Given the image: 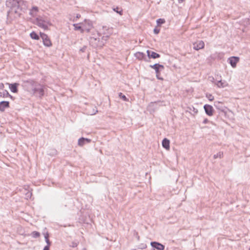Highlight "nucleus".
I'll use <instances>...</instances> for the list:
<instances>
[{
	"label": "nucleus",
	"mask_w": 250,
	"mask_h": 250,
	"mask_svg": "<svg viewBox=\"0 0 250 250\" xmlns=\"http://www.w3.org/2000/svg\"><path fill=\"white\" fill-rule=\"evenodd\" d=\"M223 153L222 152H219L216 154L213 155L214 159H217L218 158H221L223 157Z\"/></svg>",
	"instance_id": "5701e85b"
},
{
	"label": "nucleus",
	"mask_w": 250,
	"mask_h": 250,
	"mask_svg": "<svg viewBox=\"0 0 250 250\" xmlns=\"http://www.w3.org/2000/svg\"><path fill=\"white\" fill-rule=\"evenodd\" d=\"M9 107V102L8 101H2L0 102V111L3 112L5 109Z\"/></svg>",
	"instance_id": "9b49d317"
},
{
	"label": "nucleus",
	"mask_w": 250,
	"mask_h": 250,
	"mask_svg": "<svg viewBox=\"0 0 250 250\" xmlns=\"http://www.w3.org/2000/svg\"><path fill=\"white\" fill-rule=\"evenodd\" d=\"M49 247L50 246H46L45 247H44L43 250H49Z\"/></svg>",
	"instance_id": "72a5a7b5"
},
{
	"label": "nucleus",
	"mask_w": 250,
	"mask_h": 250,
	"mask_svg": "<svg viewBox=\"0 0 250 250\" xmlns=\"http://www.w3.org/2000/svg\"><path fill=\"white\" fill-rule=\"evenodd\" d=\"M32 93L35 94L39 97L41 98L44 95V90L43 86L38 83L36 86L35 87Z\"/></svg>",
	"instance_id": "7ed1b4c3"
},
{
	"label": "nucleus",
	"mask_w": 250,
	"mask_h": 250,
	"mask_svg": "<svg viewBox=\"0 0 250 250\" xmlns=\"http://www.w3.org/2000/svg\"><path fill=\"white\" fill-rule=\"evenodd\" d=\"M204 42L202 41H200L193 44V48L195 50H198L204 47Z\"/></svg>",
	"instance_id": "1a4fd4ad"
},
{
	"label": "nucleus",
	"mask_w": 250,
	"mask_h": 250,
	"mask_svg": "<svg viewBox=\"0 0 250 250\" xmlns=\"http://www.w3.org/2000/svg\"><path fill=\"white\" fill-rule=\"evenodd\" d=\"M150 66L155 69V72H156V77L159 80H163V79L161 77H160V74H159V70L160 69H164V67L163 65H161V64H159L158 63H156V64H154L152 65H150Z\"/></svg>",
	"instance_id": "20e7f679"
},
{
	"label": "nucleus",
	"mask_w": 250,
	"mask_h": 250,
	"mask_svg": "<svg viewBox=\"0 0 250 250\" xmlns=\"http://www.w3.org/2000/svg\"><path fill=\"white\" fill-rule=\"evenodd\" d=\"M19 85L17 83L9 84V88L10 90L13 93H17L18 92L17 86Z\"/></svg>",
	"instance_id": "a211bd4d"
},
{
	"label": "nucleus",
	"mask_w": 250,
	"mask_h": 250,
	"mask_svg": "<svg viewBox=\"0 0 250 250\" xmlns=\"http://www.w3.org/2000/svg\"><path fill=\"white\" fill-rule=\"evenodd\" d=\"M80 16H80V15H79V14H77V16H76V18H79L80 17Z\"/></svg>",
	"instance_id": "c9c22d12"
},
{
	"label": "nucleus",
	"mask_w": 250,
	"mask_h": 250,
	"mask_svg": "<svg viewBox=\"0 0 250 250\" xmlns=\"http://www.w3.org/2000/svg\"><path fill=\"white\" fill-rule=\"evenodd\" d=\"M37 83H38L34 80H29L24 81L23 85L27 91L32 93Z\"/></svg>",
	"instance_id": "f03ea898"
},
{
	"label": "nucleus",
	"mask_w": 250,
	"mask_h": 250,
	"mask_svg": "<svg viewBox=\"0 0 250 250\" xmlns=\"http://www.w3.org/2000/svg\"><path fill=\"white\" fill-rule=\"evenodd\" d=\"M249 250H250V249H249Z\"/></svg>",
	"instance_id": "79ce46f5"
},
{
	"label": "nucleus",
	"mask_w": 250,
	"mask_h": 250,
	"mask_svg": "<svg viewBox=\"0 0 250 250\" xmlns=\"http://www.w3.org/2000/svg\"><path fill=\"white\" fill-rule=\"evenodd\" d=\"M48 238H49L48 233H46L44 234V238H45V242L47 243L48 246H50L51 242H50Z\"/></svg>",
	"instance_id": "412c9836"
},
{
	"label": "nucleus",
	"mask_w": 250,
	"mask_h": 250,
	"mask_svg": "<svg viewBox=\"0 0 250 250\" xmlns=\"http://www.w3.org/2000/svg\"><path fill=\"white\" fill-rule=\"evenodd\" d=\"M153 31H154V33L155 34H158L160 32V29L155 28L154 29Z\"/></svg>",
	"instance_id": "7c9ffc66"
},
{
	"label": "nucleus",
	"mask_w": 250,
	"mask_h": 250,
	"mask_svg": "<svg viewBox=\"0 0 250 250\" xmlns=\"http://www.w3.org/2000/svg\"><path fill=\"white\" fill-rule=\"evenodd\" d=\"M228 61L231 66L233 68H235L236 66L237 63L239 61V58L238 57H231L229 58Z\"/></svg>",
	"instance_id": "39448f33"
},
{
	"label": "nucleus",
	"mask_w": 250,
	"mask_h": 250,
	"mask_svg": "<svg viewBox=\"0 0 250 250\" xmlns=\"http://www.w3.org/2000/svg\"><path fill=\"white\" fill-rule=\"evenodd\" d=\"M135 56L139 60H142L145 57V54L142 52H138L135 54Z\"/></svg>",
	"instance_id": "6ab92c4d"
},
{
	"label": "nucleus",
	"mask_w": 250,
	"mask_h": 250,
	"mask_svg": "<svg viewBox=\"0 0 250 250\" xmlns=\"http://www.w3.org/2000/svg\"><path fill=\"white\" fill-rule=\"evenodd\" d=\"M206 97L210 101H212L214 99V97L210 94H207Z\"/></svg>",
	"instance_id": "cd10ccee"
},
{
	"label": "nucleus",
	"mask_w": 250,
	"mask_h": 250,
	"mask_svg": "<svg viewBox=\"0 0 250 250\" xmlns=\"http://www.w3.org/2000/svg\"><path fill=\"white\" fill-rule=\"evenodd\" d=\"M169 143H170V142H169V140L167 139V138H165L162 141V146L167 150H169Z\"/></svg>",
	"instance_id": "f3484780"
},
{
	"label": "nucleus",
	"mask_w": 250,
	"mask_h": 250,
	"mask_svg": "<svg viewBox=\"0 0 250 250\" xmlns=\"http://www.w3.org/2000/svg\"><path fill=\"white\" fill-rule=\"evenodd\" d=\"M151 245L152 247L158 250H164L165 249V246L163 245L156 242H151Z\"/></svg>",
	"instance_id": "9d476101"
},
{
	"label": "nucleus",
	"mask_w": 250,
	"mask_h": 250,
	"mask_svg": "<svg viewBox=\"0 0 250 250\" xmlns=\"http://www.w3.org/2000/svg\"><path fill=\"white\" fill-rule=\"evenodd\" d=\"M35 24L39 27L42 28L44 30L48 29V25H51V23L50 21L45 16H39L35 19Z\"/></svg>",
	"instance_id": "f257e3e1"
},
{
	"label": "nucleus",
	"mask_w": 250,
	"mask_h": 250,
	"mask_svg": "<svg viewBox=\"0 0 250 250\" xmlns=\"http://www.w3.org/2000/svg\"><path fill=\"white\" fill-rule=\"evenodd\" d=\"M147 55L149 58H152L153 59H156L160 57V55L154 52H151L149 50L146 51Z\"/></svg>",
	"instance_id": "2eb2a0df"
},
{
	"label": "nucleus",
	"mask_w": 250,
	"mask_h": 250,
	"mask_svg": "<svg viewBox=\"0 0 250 250\" xmlns=\"http://www.w3.org/2000/svg\"><path fill=\"white\" fill-rule=\"evenodd\" d=\"M39 10V8L37 6H34L30 9L29 15L33 17H35L37 15Z\"/></svg>",
	"instance_id": "f8f14e48"
},
{
	"label": "nucleus",
	"mask_w": 250,
	"mask_h": 250,
	"mask_svg": "<svg viewBox=\"0 0 250 250\" xmlns=\"http://www.w3.org/2000/svg\"><path fill=\"white\" fill-rule=\"evenodd\" d=\"M209 121L208 120V119H205L203 122V123L204 124H207L208 123H209Z\"/></svg>",
	"instance_id": "2f4dec72"
},
{
	"label": "nucleus",
	"mask_w": 250,
	"mask_h": 250,
	"mask_svg": "<svg viewBox=\"0 0 250 250\" xmlns=\"http://www.w3.org/2000/svg\"><path fill=\"white\" fill-rule=\"evenodd\" d=\"M86 48V46H83V48H82L81 49H80V51L83 52L85 51V49Z\"/></svg>",
	"instance_id": "473e14b6"
},
{
	"label": "nucleus",
	"mask_w": 250,
	"mask_h": 250,
	"mask_svg": "<svg viewBox=\"0 0 250 250\" xmlns=\"http://www.w3.org/2000/svg\"><path fill=\"white\" fill-rule=\"evenodd\" d=\"M116 11L117 12V13H120V14H121L120 12H119L118 11H117V10H116Z\"/></svg>",
	"instance_id": "58836bf2"
},
{
	"label": "nucleus",
	"mask_w": 250,
	"mask_h": 250,
	"mask_svg": "<svg viewBox=\"0 0 250 250\" xmlns=\"http://www.w3.org/2000/svg\"><path fill=\"white\" fill-rule=\"evenodd\" d=\"M0 96L2 97L3 98L10 97V98H12V96H11L8 92L7 90H4L2 93H0Z\"/></svg>",
	"instance_id": "aec40b11"
},
{
	"label": "nucleus",
	"mask_w": 250,
	"mask_h": 250,
	"mask_svg": "<svg viewBox=\"0 0 250 250\" xmlns=\"http://www.w3.org/2000/svg\"><path fill=\"white\" fill-rule=\"evenodd\" d=\"M30 35L31 38L33 39L38 40L39 39L38 35L34 32L31 33Z\"/></svg>",
	"instance_id": "4be33fe9"
},
{
	"label": "nucleus",
	"mask_w": 250,
	"mask_h": 250,
	"mask_svg": "<svg viewBox=\"0 0 250 250\" xmlns=\"http://www.w3.org/2000/svg\"><path fill=\"white\" fill-rule=\"evenodd\" d=\"M220 104V102H217V104H216V103L214 105L216 107V108H220L218 106V105H217V104Z\"/></svg>",
	"instance_id": "f704fd0d"
},
{
	"label": "nucleus",
	"mask_w": 250,
	"mask_h": 250,
	"mask_svg": "<svg viewBox=\"0 0 250 250\" xmlns=\"http://www.w3.org/2000/svg\"><path fill=\"white\" fill-rule=\"evenodd\" d=\"M73 26L74 27L75 30H81V32L82 33V28L81 26H79L78 24H74Z\"/></svg>",
	"instance_id": "393cba45"
},
{
	"label": "nucleus",
	"mask_w": 250,
	"mask_h": 250,
	"mask_svg": "<svg viewBox=\"0 0 250 250\" xmlns=\"http://www.w3.org/2000/svg\"><path fill=\"white\" fill-rule=\"evenodd\" d=\"M4 85L3 83H1V87H3Z\"/></svg>",
	"instance_id": "e433bc0d"
},
{
	"label": "nucleus",
	"mask_w": 250,
	"mask_h": 250,
	"mask_svg": "<svg viewBox=\"0 0 250 250\" xmlns=\"http://www.w3.org/2000/svg\"><path fill=\"white\" fill-rule=\"evenodd\" d=\"M92 28L93 26L92 23L90 22H88L82 29V33L84 32V31L89 32Z\"/></svg>",
	"instance_id": "4468645a"
},
{
	"label": "nucleus",
	"mask_w": 250,
	"mask_h": 250,
	"mask_svg": "<svg viewBox=\"0 0 250 250\" xmlns=\"http://www.w3.org/2000/svg\"><path fill=\"white\" fill-rule=\"evenodd\" d=\"M78 245V242H72L70 245L71 247L75 248Z\"/></svg>",
	"instance_id": "c756f323"
},
{
	"label": "nucleus",
	"mask_w": 250,
	"mask_h": 250,
	"mask_svg": "<svg viewBox=\"0 0 250 250\" xmlns=\"http://www.w3.org/2000/svg\"><path fill=\"white\" fill-rule=\"evenodd\" d=\"M215 84L219 88H224L228 85V83L226 81H222L221 80L218 81Z\"/></svg>",
	"instance_id": "dca6fc26"
},
{
	"label": "nucleus",
	"mask_w": 250,
	"mask_h": 250,
	"mask_svg": "<svg viewBox=\"0 0 250 250\" xmlns=\"http://www.w3.org/2000/svg\"><path fill=\"white\" fill-rule=\"evenodd\" d=\"M98 112V110L96 109H93L92 111H88V114L89 115H92L95 114Z\"/></svg>",
	"instance_id": "c85d7f7f"
},
{
	"label": "nucleus",
	"mask_w": 250,
	"mask_h": 250,
	"mask_svg": "<svg viewBox=\"0 0 250 250\" xmlns=\"http://www.w3.org/2000/svg\"><path fill=\"white\" fill-rule=\"evenodd\" d=\"M41 37L43 40V44L45 46L49 47L52 45V43L46 35L43 34L41 35Z\"/></svg>",
	"instance_id": "0eeeda50"
},
{
	"label": "nucleus",
	"mask_w": 250,
	"mask_h": 250,
	"mask_svg": "<svg viewBox=\"0 0 250 250\" xmlns=\"http://www.w3.org/2000/svg\"><path fill=\"white\" fill-rule=\"evenodd\" d=\"M165 22V20L163 19H159L157 20L158 25H161Z\"/></svg>",
	"instance_id": "a878e982"
},
{
	"label": "nucleus",
	"mask_w": 250,
	"mask_h": 250,
	"mask_svg": "<svg viewBox=\"0 0 250 250\" xmlns=\"http://www.w3.org/2000/svg\"><path fill=\"white\" fill-rule=\"evenodd\" d=\"M31 235L33 237L37 238L40 236V233L38 231H34L32 232Z\"/></svg>",
	"instance_id": "b1692460"
},
{
	"label": "nucleus",
	"mask_w": 250,
	"mask_h": 250,
	"mask_svg": "<svg viewBox=\"0 0 250 250\" xmlns=\"http://www.w3.org/2000/svg\"><path fill=\"white\" fill-rule=\"evenodd\" d=\"M6 5L7 7L13 8L18 6L19 2L17 0H7L6 2Z\"/></svg>",
	"instance_id": "423d86ee"
},
{
	"label": "nucleus",
	"mask_w": 250,
	"mask_h": 250,
	"mask_svg": "<svg viewBox=\"0 0 250 250\" xmlns=\"http://www.w3.org/2000/svg\"><path fill=\"white\" fill-rule=\"evenodd\" d=\"M116 11L117 12V13H120V14H121L120 12H119L118 11H117V10H116Z\"/></svg>",
	"instance_id": "4c0bfd02"
},
{
	"label": "nucleus",
	"mask_w": 250,
	"mask_h": 250,
	"mask_svg": "<svg viewBox=\"0 0 250 250\" xmlns=\"http://www.w3.org/2000/svg\"><path fill=\"white\" fill-rule=\"evenodd\" d=\"M119 96L120 98L122 99L124 101H127L128 99L125 95H123L122 93H119Z\"/></svg>",
	"instance_id": "bb28decb"
},
{
	"label": "nucleus",
	"mask_w": 250,
	"mask_h": 250,
	"mask_svg": "<svg viewBox=\"0 0 250 250\" xmlns=\"http://www.w3.org/2000/svg\"><path fill=\"white\" fill-rule=\"evenodd\" d=\"M82 250H86V248H83Z\"/></svg>",
	"instance_id": "a19ab883"
},
{
	"label": "nucleus",
	"mask_w": 250,
	"mask_h": 250,
	"mask_svg": "<svg viewBox=\"0 0 250 250\" xmlns=\"http://www.w3.org/2000/svg\"><path fill=\"white\" fill-rule=\"evenodd\" d=\"M31 193H29V194L27 195V197H29V196H31Z\"/></svg>",
	"instance_id": "ea45409f"
},
{
	"label": "nucleus",
	"mask_w": 250,
	"mask_h": 250,
	"mask_svg": "<svg viewBox=\"0 0 250 250\" xmlns=\"http://www.w3.org/2000/svg\"><path fill=\"white\" fill-rule=\"evenodd\" d=\"M204 108L206 112V113L209 116L213 115V108L211 105H210L209 104H205L204 106Z\"/></svg>",
	"instance_id": "6e6552de"
},
{
	"label": "nucleus",
	"mask_w": 250,
	"mask_h": 250,
	"mask_svg": "<svg viewBox=\"0 0 250 250\" xmlns=\"http://www.w3.org/2000/svg\"><path fill=\"white\" fill-rule=\"evenodd\" d=\"M90 142H91L90 139L82 137L78 140V144L79 146H82L86 143H89Z\"/></svg>",
	"instance_id": "ddd939ff"
}]
</instances>
